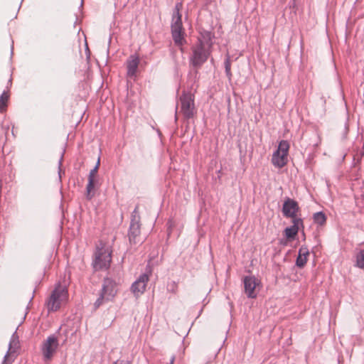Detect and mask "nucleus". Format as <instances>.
<instances>
[{
    "mask_svg": "<svg viewBox=\"0 0 364 364\" xmlns=\"http://www.w3.org/2000/svg\"><path fill=\"white\" fill-rule=\"evenodd\" d=\"M198 43L192 48V55L191 63L195 68L200 67L208 59L210 54L212 47V37L210 32H205L201 34Z\"/></svg>",
    "mask_w": 364,
    "mask_h": 364,
    "instance_id": "f257e3e1",
    "label": "nucleus"
},
{
    "mask_svg": "<svg viewBox=\"0 0 364 364\" xmlns=\"http://www.w3.org/2000/svg\"><path fill=\"white\" fill-rule=\"evenodd\" d=\"M112 248L102 242L97 246L93 262L94 268L97 269L109 268L112 261Z\"/></svg>",
    "mask_w": 364,
    "mask_h": 364,
    "instance_id": "f03ea898",
    "label": "nucleus"
},
{
    "mask_svg": "<svg viewBox=\"0 0 364 364\" xmlns=\"http://www.w3.org/2000/svg\"><path fill=\"white\" fill-rule=\"evenodd\" d=\"M68 299V293L66 287L60 284H58L52 291L48 298L46 306L49 311H55L58 310L61 306L65 304Z\"/></svg>",
    "mask_w": 364,
    "mask_h": 364,
    "instance_id": "7ed1b4c3",
    "label": "nucleus"
},
{
    "mask_svg": "<svg viewBox=\"0 0 364 364\" xmlns=\"http://www.w3.org/2000/svg\"><path fill=\"white\" fill-rule=\"evenodd\" d=\"M181 8V3H177L176 4L171 25L173 39L174 43L178 46H182L184 41L181 14H180Z\"/></svg>",
    "mask_w": 364,
    "mask_h": 364,
    "instance_id": "20e7f679",
    "label": "nucleus"
},
{
    "mask_svg": "<svg viewBox=\"0 0 364 364\" xmlns=\"http://www.w3.org/2000/svg\"><path fill=\"white\" fill-rule=\"evenodd\" d=\"M177 108L179 109L178 114L186 119L193 118L196 113L193 95L184 91L179 97Z\"/></svg>",
    "mask_w": 364,
    "mask_h": 364,
    "instance_id": "39448f33",
    "label": "nucleus"
},
{
    "mask_svg": "<svg viewBox=\"0 0 364 364\" xmlns=\"http://www.w3.org/2000/svg\"><path fill=\"white\" fill-rule=\"evenodd\" d=\"M116 293V283L109 278L105 279L100 296L95 303V307L98 308L105 301L112 300L114 297Z\"/></svg>",
    "mask_w": 364,
    "mask_h": 364,
    "instance_id": "423d86ee",
    "label": "nucleus"
},
{
    "mask_svg": "<svg viewBox=\"0 0 364 364\" xmlns=\"http://www.w3.org/2000/svg\"><path fill=\"white\" fill-rule=\"evenodd\" d=\"M289 149V145L287 141L282 140L280 141L277 150L272 154V162L274 166L282 168L287 164Z\"/></svg>",
    "mask_w": 364,
    "mask_h": 364,
    "instance_id": "0eeeda50",
    "label": "nucleus"
},
{
    "mask_svg": "<svg viewBox=\"0 0 364 364\" xmlns=\"http://www.w3.org/2000/svg\"><path fill=\"white\" fill-rule=\"evenodd\" d=\"M58 340L55 336H50L43 342L41 348L42 354L45 361L52 359L58 347Z\"/></svg>",
    "mask_w": 364,
    "mask_h": 364,
    "instance_id": "6e6552de",
    "label": "nucleus"
},
{
    "mask_svg": "<svg viewBox=\"0 0 364 364\" xmlns=\"http://www.w3.org/2000/svg\"><path fill=\"white\" fill-rule=\"evenodd\" d=\"M18 336L16 333H14L10 339L9 349L4 355V360L1 364H11L16 358V353L19 348Z\"/></svg>",
    "mask_w": 364,
    "mask_h": 364,
    "instance_id": "1a4fd4ad",
    "label": "nucleus"
},
{
    "mask_svg": "<svg viewBox=\"0 0 364 364\" xmlns=\"http://www.w3.org/2000/svg\"><path fill=\"white\" fill-rule=\"evenodd\" d=\"M245 292L248 298L257 296L256 288L259 285L258 279L254 276H246L243 279Z\"/></svg>",
    "mask_w": 364,
    "mask_h": 364,
    "instance_id": "9d476101",
    "label": "nucleus"
},
{
    "mask_svg": "<svg viewBox=\"0 0 364 364\" xmlns=\"http://www.w3.org/2000/svg\"><path fill=\"white\" fill-rule=\"evenodd\" d=\"M149 279L148 274L143 273L132 284L131 291L135 296L138 297L144 292Z\"/></svg>",
    "mask_w": 364,
    "mask_h": 364,
    "instance_id": "9b49d317",
    "label": "nucleus"
},
{
    "mask_svg": "<svg viewBox=\"0 0 364 364\" xmlns=\"http://www.w3.org/2000/svg\"><path fill=\"white\" fill-rule=\"evenodd\" d=\"M298 210L299 205L296 201L291 198L285 200L282 207V213L285 217L291 218L293 220L296 218V215Z\"/></svg>",
    "mask_w": 364,
    "mask_h": 364,
    "instance_id": "f8f14e48",
    "label": "nucleus"
},
{
    "mask_svg": "<svg viewBox=\"0 0 364 364\" xmlns=\"http://www.w3.org/2000/svg\"><path fill=\"white\" fill-rule=\"evenodd\" d=\"M100 158L97 159V162L95 166L90 171L88 176V183L86 187L87 190V198L91 199L93 194H91L92 191L94 190L95 184L97 183L96 175L97 173V170L100 166Z\"/></svg>",
    "mask_w": 364,
    "mask_h": 364,
    "instance_id": "ddd939ff",
    "label": "nucleus"
},
{
    "mask_svg": "<svg viewBox=\"0 0 364 364\" xmlns=\"http://www.w3.org/2000/svg\"><path fill=\"white\" fill-rule=\"evenodd\" d=\"M140 233V224L138 220L136 219L135 216H133L129 232V238L130 242L136 243L139 242L137 240V237Z\"/></svg>",
    "mask_w": 364,
    "mask_h": 364,
    "instance_id": "4468645a",
    "label": "nucleus"
},
{
    "mask_svg": "<svg viewBox=\"0 0 364 364\" xmlns=\"http://www.w3.org/2000/svg\"><path fill=\"white\" fill-rule=\"evenodd\" d=\"M139 64V58L135 55H132L127 60V76L133 77L136 75L138 66Z\"/></svg>",
    "mask_w": 364,
    "mask_h": 364,
    "instance_id": "2eb2a0df",
    "label": "nucleus"
},
{
    "mask_svg": "<svg viewBox=\"0 0 364 364\" xmlns=\"http://www.w3.org/2000/svg\"><path fill=\"white\" fill-rule=\"evenodd\" d=\"M293 225L285 228V236L289 239H293L297 235L299 231V226L302 223L300 218H294L293 220Z\"/></svg>",
    "mask_w": 364,
    "mask_h": 364,
    "instance_id": "dca6fc26",
    "label": "nucleus"
},
{
    "mask_svg": "<svg viewBox=\"0 0 364 364\" xmlns=\"http://www.w3.org/2000/svg\"><path fill=\"white\" fill-rule=\"evenodd\" d=\"M309 251L306 247H301L299 250V255L296 258V264L299 267H303L307 262Z\"/></svg>",
    "mask_w": 364,
    "mask_h": 364,
    "instance_id": "f3484780",
    "label": "nucleus"
},
{
    "mask_svg": "<svg viewBox=\"0 0 364 364\" xmlns=\"http://www.w3.org/2000/svg\"><path fill=\"white\" fill-rule=\"evenodd\" d=\"M314 220L316 223L323 225L326 223V218L324 213L318 212L314 215Z\"/></svg>",
    "mask_w": 364,
    "mask_h": 364,
    "instance_id": "a211bd4d",
    "label": "nucleus"
},
{
    "mask_svg": "<svg viewBox=\"0 0 364 364\" xmlns=\"http://www.w3.org/2000/svg\"><path fill=\"white\" fill-rule=\"evenodd\" d=\"M356 265L360 269H364V249L361 250L356 256Z\"/></svg>",
    "mask_w": 364,
    "mask_h": 364,
    "instance_id": "6ab92c4d",
    "label": "nucleus"
},
{
    "mask_svg": "<svg viewBox=\"0 0 364 364\" xmlns=\"http://www.w3.org/2000/svg\"><path fill=\"white\" fill-rule=\"evenodd\" d=\"M8 100V94L6 92H4L0 97V111H3L5 109Z\"/></svg>",
    "mask_w": 364,
    "mask_h": 364,
    "instance_id": "aec40b11",
    "label": "nucleus"
},
{
    "mask_svg": "<svg viewBox=\"0 0 364 364\" xmlns=\"http://www.w3.org/2000/svg\"><path fill=\"white\" fill-rule=\"evenodd\" d=\"M225 73H226L227 75L230 76L231 75L230 63L229 58H227L225 62Z\"/></svg>",
    "mask_w": 364,
    "mask_h": 364,
    "instance_id": "412c9836",
    "label": "nucleus"
},
{
    "mask_svg": "<svg viewBox=\"0 0 364 364\" xmlns=\"http://www.w3.org/2000/svg\"><path fill=\"white\" fill-rule=\"evenodd\" d=\"M112 364H131V363L127 360H117L114 361Z\"/></svg>",
    "mask_w": 364,
    "mask_h": 364,
    "instance_id": "4be33fe9",
    "label": "nucleus"
},
{
    "mask_svg": "<svg viewBox=\"0 0 364 364\" xmlns=\"http://www.w3.org/2000/svg\"><path fill=\"white\" fill-rule=\"evenodd\" d=\"M167 225H168V229L170 231L171 228L173 225V221L171 220H168Z\"/></svg>",
    "mask_w": 364,
    "mask_h": 364,
    "instance_id": "5701e85b",
    "label": "nucleus"
},
{
    "mask_svg": "<svg viewBox=\"0 0 364 364\" xmlns=\"http://www.w3.org/2000/svg\"><path fill=\"white\" fill-rule=\"evenodd\" d=\"M62 161H63V156H61L60 159L59 160V177L60 178L61 177V175H60V166L62 165Z\"/></svg>",
    "mask_w": 364,
    "mask_h": 364,
    "instance_id": "b1692460",
    "label": "nucleus"
},
{
    "mask_svg": "<svg viewBox=\"0 0 364 364\" xmlns=\"http://www.w3.org/2000/svg\"><path fill=\"white\" fill-rule=\"evenodd\" d=\"M174 360H175V357L174 356H172L171 358V360H170V363L169 364H173L174 363Z\"/></svg>",
    "mask_w": 364,
    "mask_h": 364,
    "instance_id": "393cba45",
    "label": "nucleus"
}]
</instances>
